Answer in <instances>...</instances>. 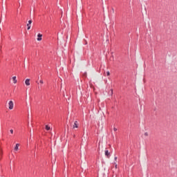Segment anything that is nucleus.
<instances>
[{
	"label": "nucleus",
	"instance_id": "nucleus-1",
	"mask_svg": "<svg viewBox=\"0 0 177 177\" xmlns=\"http://www.w3.org/2000/svg\"><path fill=\"white\" fill-rule=\"evenodd\" d=\"M13 107H14V103H13L12 100H10V102H9V109L10 110H12L13 109Z\"/></svg>",
	"mask_w": 177,
	"mask_h": 177
},
{
	"label": "nucleus",
	"instance_id": "nucleus-2",
	"mask_svg": "<svg viewBox=\"0 0 177 177\" xmlns=\"http://www.w3.org/2000/svg\"><path fill=\"white\" fill-rule=\"evenodd\" d=\"M32 23V20H29L27 26H28V30H30V28H31V24Z\"/></svg>",
	"mask_w": 177,
	"mask_h": 177
},
{
	"label": "nucleus",
	"instance_id": "nucleus-3",
	"mask_svg": "<svg viewBox=\"0 0 177 177\" xmlns=\"http://www.w3.org/2000/svg\"><path fill=\"white\" fill-rule=\"evenodd\" d=\"M42 39V34H37V41H41Z\"/></svg>",
	"mask_w": 177,
	"mask_h": 177
},
{
	"label": "nucleus",
	"instance_id": "nucleus-4",
	"mask_svg": "<svg viewBox=\"0 0 177 177\" xmlns=\"http://www.w3.org/2000/svg\"><path fill=\"white\" fill-rule=\"evenodd\" d=\"M78 127H79L78 121H75L73 124V128H78Z\"/></svg>",
	"mask_w": 177,
	"mask_h": 177
},
{
	"label": "nucleus",
	"instance_id": "nucleus-5",
	"mask_svg": "<svg viewBox=\"0 0 177 177\" xmlns=\"http://www.w3.org/2000/svg\"><path fill=\"white\" fill-rule=\"evenodd\" d=\"M105 156H106V157L109 158L111 154H110V151H109V150L106 149L105 150Z\"/></svg>",
	"mask_w": 177,
	"mask_h": 177
},
{
	"label": "nucleus",
	"instance_id": "nucleus-6",
	"mask_svg": "<svg viewBox=\"0 0 177 177\" xmlns=\"http://www.w3.org/2000/svg\"><path fill=\"white\" fill-rule=\"evenodd\" d=\"M25 82H26V85H30V78H27L26 80H25Z\"/></svg>",
	"mask_w": 177,
	"mask_h": 177
},
{
	"label": "nucleus",
	"instance_id": "nucleus-7",
	"mask_svg": "<svg viewBox=\"0 0 177 177\" xmlns=\"http://www.w3.org/2000/svg\"><path fill=\"white\" fill-rule=\"evenodd\" d=\"M12 80H13L14 84H17V80L16 75H15L14 77H12Z\"/></svg>",
	"mask_w": 177,
	"mask_h": 177
},
{
	"label": "nucleus",
	"instance_id": "nucleus-8",
	"mask_svg": "<svg viewBox=\"0 0 177 177\" xmlns=\"http://www.w3.org/2000/svg\"><path fill=\"white\" fill-rule=\"evenodd\" d=\"M19 146V143H17V144H16V146H15V150H18Z\"/></svg>",
	"mask_w": 177,
	"mask_h": 177
},
{
	"label": "nucleus",
	"instance_id": "nucleus-9",
	"mask_svg": "<svg viewBox=\"0 0 177 177\" xmlns=\"http://www.w3.org/2000/svg\"><path fill=\"white\" fill-rule=\"evenodd\" d=\"M46 129H47V131H49L50 129V127H49V125H46Z\"/></svg>",
	"mask_w": 177,
	"mask_h": 177
},
{
	"label": "nucleus",
	"instance_id": "nucleus-10",
	"mask_svg": "<svg viewBox=\"0 0 177 177\" xmlns=\"http://www.w3.org/2000/svg\"><path fill=\"white\" fill-rule=\"evenodd\" d=\"M106 75H110V71H106Z\"/></svg>",
	"mask_w": 177,
	"mask_h": 177
},
{
	"label": "nucleus",
	"instance_id": "nucleus-11",
	"mask_svg": "<svg viewBox=\"0 0 177 177\" xmlns=\"http://www.w3.org/2000/svg\"><path fill=\"white\" fill-rule=\"evenodd\" d=\"M145 136H148V135H149L148 132H145Z\"/></svg>",
	"mask_w": 177,
	"mask_h": 177
},
{
	"label": "nucleus",
	"instance_id": "nucleus-12",
	"mask_svg": "<svg viewBox=\"0 0 177 177\" xmlns=\"http://www.w3.org/2000/svg\"><path fill=\"white\" fill-rule=\"evenodd\" d=\"M40 84H44V81H43V80H40Z\"/></svg>",
	"mask_w": 177,
	"mask_h": 177
},
{
	"label": "nucleus",
	"instance_id": "nucleus-13",
	"mask_svg": "<svg viewBox=\"0 0 177 177\" xmlns=\"http://www.w3.org/2000/svg\"><path fill=\"white\" fill-rule=\"evenodd\" d=\"M113 130H114V131H117L118 129H117V128H115V127H113Z\"/></svg>",
	"mask_w": 177,
	"mask_h": 177
},
{
	"label": "nucleus",
	"instance_id": "nucleus-14",
	"mask_svg": "<svg viewBox=\"0 0 177 177\" xmlns=\"http://www.w3.org/2000/svg\"><path fill=\"white\" fill-rule=\"evenodd\" d=\"M10 132H11V133H13V132H14L13 129H10Z\"/></svg>",
	"mask_w": 177,
	"mask_h": 177
},
{
	"label": "nucleus",
	"instance_id": "nucleus-15",
	"mask_svg": "<svg viewBox=\"0 0 177 177\" xmlns=\"http://www.w3.org/2000/svg\"><path fill=\"white\" fill-rule=\"evenodd\" d=\"M112 12H113V13H114V8H112Z\"/></svg>",
	"mask_w": 177,
	"mask_h": 177
},
{
	"label": "nucleus",
	"instance_id": "nucleus-16",
	"mask_svg": "<svg viewBox=\"0 0 177 177\" xmlns=\"http://www.w3.org/2000/svg\"><path fill=\"white\" fill-rule=\"evenodd\" d=\"M117 158H118V157L115 156V160H117Z\"/></svg>",
	"mask_w": 177,
	"mask_h": 177
},
{
	"label": "nucleus",
	"instance_id": "nucleus-17",
	"mask_svg": "<svg viewBox=\"0 0 177 177\" xmlns=\"http://www.w3.org/2000/svg\"><path fill=\"white\" fill-rule=\"evenodd\" d=\"M111 93H113V90L111 91Z\"/></svg>",
	"mask_w": 177,
	"mask_h": 177
}]
</instances>
